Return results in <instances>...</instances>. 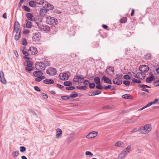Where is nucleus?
<instances>
[{"label":"nucleus","instance_id":"obj_34","mask_svg":"<svg viewBox=\"0 0 159 159\" xmlns=\"http://www.w3.org/2000/svg\"><path fill=\"white\" fill-rule=\"evenodd\" d=\"M64 85L68 87L69 86L72 85V83L70 81H65L64 83Z\"/></svg>","mask_w":159,"mask_h":159},{"label":"nucleus","instance_id":"obj_24","mask_svg":"<svg viewBox=\"0 0 159 159\" xmlns=\"http://www.w3.org/2000/svg\"><path fill=\"white\" fill-rule=\"evenodd\" d=\"M16 33V34L15 36V39L17 41L19 39L20 37L21 32H15Z\"/></svg>","mask_w":159,"mask_h":159},{"label":"nucleus","instance_id":"obj_7","mask_svg":"<svg viewBox=\"0 0 159 159\" xmlns=\"http://www.w3.org/2000/svg\"><path fill=\"white\" fill-rule=\"evenodd\" d=\"M158 100H159L158 99H157V98L155 99L153 102H149L148 104H147L145 106L141 108L139 110H140V111L142 110H143L144 109H145V108L150 107V106L152 105V104H155L157 102H158Z\"/></svg>","mask_w":159,"mask_h":159},{"label":"nucleus","instance_id":"obj_8","mask_svg":"<svg viewBox=\"0 0 159 159\" xmlns=\"http://www.w3.org/2000/svg\"><path fill=\"white\" fill-rule=\"evenodd\" d=\"M14 32H21L20 29V25L18 21H16L14 24Z\"/></svg>","mask_w":159,"mask_h":159},{"label":"nucleus","instance_id":"obj_6","mask_svg":"<svg viewBox=\"0 0 159 159\" xmlns=\"http://www.w3.org/2000/svg\"><path fill=\"white\" fill-rule=\"evenodd\" d=\"M46 72L47 74L50 75H54L56 74L57 71L55 69L51 67L47 70Z\"/></svg>","mask_w":159,"mask_h":159},{"label":"nucleus","instance_id":"obj_63","mask_svg":"<svg viewBox=\"0 0 159 159\" xmlns=\"http://www.w3.org/2000/svg\"><path fill=\"white\" fill-rule=\"evenodd\" d=\"M34 89L36 91H38V92H40L41 91L40 89L38 87H37V86H34Z\"/></svg>","mask_w":159,"mask_h":159},{"label":"nucleus","instance_id":"obj_33","mask_svg":"<svg viewBox=\"0 0 159 159\" xmlns=\"http://www.w3.org/2000/svg\"><path fill=\"white\" fill-rule=\"evenodd\" d=\"M36 3L39 5H42L44 3V0H35Z\"/></svg>","mask_w":159,"mask_h":159},{"label":"nucleus","instance_id":"obj_44","mask_svg":"<svg viewBox=\"0 0 159 159\" xmlns=\"http://www.w3.org/2000/svg\"><path fill=\"white\" fill-rule=\"evenodd\" d=\"M132 82L133 83H141V81L139 80H137L135 79H132Z\"/></svg>","mask_w":159,"mask_h":159},{"label":"nucleus","instance_id":"obj_11","mask_svg":"<svg viewBox=\"0 0 159 159\" xmlns=\"http://www.w3.org/2000/svg\"><path fill=\"white\" fill-rule=\"evenodd\" d=\"M98 133L95 131H93L89 134L86 136V138L87 139H92L96 137Z\"/></svg>","mask_w":159,"mask_h":159},{"label":"nucleus","instance_id":"obj_30","mask_svg":"<svg viewBox=\"0 0 159 159\" xmlns=\"http://www.w3.org/2000/svg\"><path fill=\"white\" fill-rule=\"evenodd\" d=\"M22 52L23 54L25 56V57H24L25 59L26 60H29L30 59V57H27L28 56L29 54L27 51H25L23 49L22 50Z\"/></svg>","mask_w":159,"mask_h":159},{"label":"nucleus","instance_id":"obj_40","mask_svg":"<svg viewBox=\"0 0 159 159\" xmlns=\"http://www.w3.org/2000/svg\"><path fill=\"white\" fill-rule=\"evenodd\" d=\"M61 98L62 99L65 100H68L70 98V97L66 95L61 96Z\"/></svg>","mask_w":159,"mask_h":159},{"label":"nucleus","instance_id":"obj_29","mask_svg":"<svg viewBox=\"0 0 159 159\" xmlns=\"http://www.w3.org/2000/svg\"><path fill=\"white\" fill-rule=\"evenodd\" d=\"M36 2L35 1H31L29 2V5L30 6L32 7H35L36 6Z\"/></svg>","mask_w":159,"mask_h":159},{"label":"nucleus","instance_id":"obj_13","mask_svg":"<svg viewBox=\"0 0 159 159\" xmlns=\"http://www.w3.org/2000/svg\"><path fill=\"white\" fill-rule=\"evenodd\" d=\"M38 25L39 29L44 31H48L50 29V27L47 25Z\"/></svg>","mask_w":159,"mask_h":159},{"label":"nucleus","instance_id":"obj_14","mask_svg":"<svg viewBox=\"0 0 159 159\" xmlns=\"http://www.w3.org/2000/svg\"><path fill=\"white\" fill-rule=\"evenodd\" d=\"M139 86L140 88H142L141 90L142 91L148 92V89H147V88H150L151 87L145 84H140L139 85Z\"/></svg>","mask_w":159,"mask_h":159},{"label":"nucleus","instance_id":"obj_46","mask_svg":"<svg viewBox=\"0 0 159 159\" xmlns=\"http://www.w3.org/2000/svg\"><path fill=\"white\" fill-rule=\"evenodd\" d=\"M127 20V18L126 17H123L120 20V22L121 23H124Z\"/></svg>","mask_w":159,"mask_h":159},{"label":"nucleus","instance_id":"obj_37","mask_svg":"<svg viewBox=\"0 0 159 159\" xmlns=\"http://www.w3.org/2000/svg\"><path fill=\"white\" fill-rule=\"evenodd\" d=\"M78 95V94L75 92H73L71 93L70 95V98H74L77 97Z\"/></svg>","mask_w":159,"mask_h":159},{"label":"nucleus","instance_id":"obj_45","mask_svg":"<svg viewBox=\"0 0 159 159\" xmlns=\"http://www.w3.org/2000/svg\"><path fill=\"white\" fill-rule=\"evenodd\" d=\"M123 84L126 86L129 85L130 84V82L129 81L125 80L123 81Z\"/></svg>","mask_w":159,"mask_h":159},{"label":"nucleus","instance_id":"obj_53","mask_svg":"<svg viewBox=\"0 0 159 159\" xmlns=\"http://www.w3.org/2000/svg\"><path fill=\"white\" fill-rule=\"evenodd\" d=\"M123 78L125 80H129L131 77L128 75H126L123 76Z\"/></svg>","mask_w":159,"mask_h":159},{"label":"nucleus","instance_id":"obj_56","mask_svg":"<svg viewBox=\"0 0 159 159\" xmlns=\"http://www.w3.org/2000/svg\"><path fill=\"white\" fill-rule=\"evenodd\" d=\"M30 33V31L29 30L26 29H25L23 31V33L24 34H29Z\"/></svg>","mask_w":159,"mask_h":159},{"label":"nucleus","instance_id":"obj_58","mask_svg":"<svg viewBox=\"0 0 159 159\" xmlns=\"http://www.w3.org/2000/svg\"><path fill=\"white\" fill-rule=\"evenodd\" d=\"M84 78V77L82 75H79V80L80 82L81 80H83Z\"/></svg>","mask_w":159,"mask_h":159},{"label":"nucleus","instance_id":"obj_31","mask_svg":"<svg viewBox=\"0 0 159 159\" xmlns=\"http://www.w3.org/2000/svg\"><path fill=\"white\" fill-rule=\"evenodd\" d=\"M25 64H26V66L28 67H33L32 65L33 64V62L30 61H26L25 63Z\"/></svg>","mask_w":159,"mask_h":159},{"label":"nucleus","instance_id":"obj_22","mask_svg":"<svg viewBox=\"0 0 159 159\" xmlns=\"http://www.w3.org/2000/svg\"><path fill=\"white\" fill-rule=\"evenodd\" d=\"M43 82L46 84H51L54 83V81L52 79H46L43 80Z\"/></svg>","mask_w":159,"mask_h":159},{"label":"nucleus","instance_id":"obj_64","mask_svg":"<svg viewBox=\"0 0 159 159\" xmlns=\"http://www.w3.org/2000/svg\"><path fill=\"white\" fill-rule=\"evenodd\" d=\"M96 87L97 89H103V87H102L100 85H97L96 86Z\"/></svg>","mask_w":159,"mask_h":159},{"label":"nucleus","instance_id":"obj_21","mask_svg":"<svg viewBox=\"0 0 159 159\" xmlns=\"http://www.w3.org/2000/svg\"><path fill=\"white\" fill-rule=\"evenodd\" d=\"M33 75L35 77H36L37 76H42L43 73L42 71H36L33 72Z\"/></svg>","mask_w":159,"mask_h":159},{"label":"nucleus","instance_id":"obj_19","mask_svg":"<svg viewBox=\"0 0 159 159\" xmlns=\"http://www.w3.org/2000/svg\"><path fill=\"white\" fill-rule=\"evenodd\" d=\"M47 9L44 7L43 8L41 9L40 11V14L41 16H44L47 12Z\"/></svg>","mask_w":159,"mask_h":159},{"label":"nucleus","instance_id":"obj_52","mask_svg":"<svg viewBox=\"0 0 159 159\" xmlns=\"http://www.w3.org/2000/svg\"><path fill=\"white\" fill-rule=\"evenodd\" d=\"M20 150L21 152H23L26 150V148L24 147L21 146L20 147Z\"/></svg>","mask_w":159,"mask_h":159},{"label":"nucleus","instance_id":"obj_59","mask_svg":"<svg viewBox=\"0 0 159 159\" xmlns=\"http://www.w3.org/2000/svg\"><path fill=\"white\" fill-rule=\"evenodd\" d=\"M111 85H108L106 86L103 87V89H110L111 88Z\"/></svg>","mask_w":159,"mask_h":159},{"label":"nucleus","instance_id":"obj_27","mask_svg":"<svg viewBox=\"0 0 159 159\" xmlns=\"http://www.w3.org/2000/svg\"><path fill=\"white\" fill-rule=\"evenodd\" d=\"M26 27L28 28H30L32 27V24L31 21H29L28 20H26Z\"/></svg>","mask_w":159,"mask_h":159},{"label":"nucleus","instance_id":"obj_50","mask_svg":"<svg viewBox=\"0 0 159 159\" xmlns=\"http://www.w3.org/2000/svg\"><path fill=\"white\" fill-rule=\"evenodd\" d=\"M75 87L74 86H68L66 88V89L67 90H72L75 89Z\"/></svg>","mask_w":159,"mask_h":159},{"label":"nucleus","instance_id":"obj_16","mask_svg":"<svg viewBox=\"0 0 159 159\" xmlns=\"http://www.w3.org/2000/svg\"><path fill=\"white\" fill-rule=\"evenodd\" d=\"M26 16L28 19V20H30L32 21H33L35 20V19L34 18V16L31 13H27L26 14Z\"/></svg>","mask_w":159,"mask_h":159},{"label":"nucleus","instance_id":"obj_2","mask_svg":"<svg viewBox=\"0 0 159 159\" xmlns=\"http://www.w3.org/2000/svg\"><path fill=\"white\" fill-rule=\"evenodd\" d=\"M46 22L48 24L54 25L57 24V20L51 16L47 17Z\"/></svg>","mask_w":159,"mask_h":159},{"label":"nucleus","instance_id":"obj_32","mask_svg":"<svg viewBox=\"0 0 159 159\" xmlns=\"http://www.w3.org/2000/svg\"><path fill=\"white\" fill-rule=\"evenodd\" d=\"M19 154V152L18 151H16L13 152H12V154L13 157L14 158H15V157H16Z\"/></svg>","mask_w":159,"mask_h":159},{"label":"nucleus","instance_id":"obj_23","mask_svg":"<svg viewBox=\"0 0 159 159\" xmlns=\"http://www.w3.org/2000/svg\"><path fill=\"white\" fill-rule=\"evenodd\" d=\"M45 6H46V7L47 9L52 10L53 9L54 7L53 6L46 2H45Z\"/></svg>","mask_w":159,"mask_h":159},{"label":"nucleus","instance_id":"obj_55","mask_svg":"<svg viewBox=\"0 0 159 159\" xmlns=\"http://www.w3.org/2000/svg\"><path fill=\"white\" fill-rule=\"evenodd\" d=\"M41 95L45 98H48V96L44 93H41Z\"/></svg>","mask_w":159,"mask_h":159},{"label":"nucleus","instance_id":"obj_12","mask_svg":"<svg viewBox=\"0 0 159 159\" xmlns=\"http://www.w3.org/2000/svg\"><path fill=\"white\" fill-rule=\"evenodd\" d=\"M101 92L99 90H96L94 91H92L88 93V95L90 96H95L98 95L101 93Z\"/></svg>","mask_w":159,"mask_h":159},{"label":"nucleus","instance_id":"obj_48","mask_svg":"<svg viewBox=\"0 0 159 159\" xmlns=\"http://www.w3.org/2000/svg\"><path fill=\"white\" fill-rule=\"evenodd\" d=\"M95 87V84L93 83H90L89 84V87L90 89H93Z\"/></svg>","mask_w":159,"mask_h":159},{"label":"nucleus","instance_id":"obj_42","mask_svg":"<svg viewBox=\"0 0 159 159\" xmlns=\"http://www.w3.org/2000/svg\"><path fill=\"white\" fill-rule=\"evenodd\" d=\"M3 77V79L2 78H1V79H0V80L1 81V82L3 84H6L7 83V81L5 79V78H4V77Z\"/></svg>","mask_w":159,"mask_h":159},{"label":"nucleus","instance_id":"obj_20","mask_svg":"<svg viewBox=\"0 0 159 159\" xmlns=\"http://www.w3.org/2000/svg\"><path fill=\"white\" fill-rule=\"evenodd\" d=\"M56 137L57 138H59L60 137L62 134V131L60 129H56Z\"/></svg>","mask_w":159,"mask_h":159},{"label":"nucleus","instance_id":"obj_38","mask_svg":"<svg viewBox=\"0 0 159 159\" xmlns=\"http://www.w3.org/2000/svg\"><path fill=\"white\" fill-rule=\"evenodd\" d=\"M77 88L79 89L83 90H85L87 89V87L85 86H81L80 87H77Z\"/></svg>","mask_w":159,"mask_h":159},{"label":"nucleus","instance_id":"obj_57","mask_svg":"<svg viewBox=\"0 0 159 159\" xmlns=\"http://www.w3.org/2000/svg\"><path fill=\"white\" fill-rule=\"evenodd\" d=\"M131 146L129 145L128 146L127 148H126L125 149L128 152H129V150H130V149L131 148Z\"/></svg>","mask_w":159,"mask_h":159},{"label":"nucleus","instance_id":"obj_5","mask_svg":"<svg viewBox=\"0 0 159 159\" xmlns=\"http://www.w3.org/2000/svg\"><path fill=\"white\" fill-rule=\"evenodd\" d=\"M35 67L38 70H43L45 68V65L43 62H37L35 64Z\"/></svg>","mask_w":159,"mask_h":159},{"label":"nucleus","instance_id":"obj_25","mask_svg":"<svg viewBox=\"0 0 159 159\" xmlns=\"http://www.w3.org/2000/svg\"><path fill=\"white\" fill-rule=\"evenodd\" d=\"M94 82L98 85H100V78L98 77H96L94 78Z\"/></svg>","mask_w":159,"mask_h":159},{"label":"nucleus","instance_id":"obj_62","mask_svg":"<svg viewBox=\"0 0 159 159\" xmlns=\"http://www.w3.org/2000/svg\"><path fill=\"white\" fill-rule=\"evenodd\" d=\"M110 107L109 105H107L105 106H103L102 107V108L103 109H108L110 108Z\"/></svg>","mask_w":159,"mask_h":159},{"label":"nucleus","instance_id":"obj_41","mask_svg":"<svg viewBox=\"0 0 159 159\" xmlns=\"http://www.w3.org/2000/svg\"><path fill=\"white\" fill-rule=\"evenodd\" d=\"M24 9L27 12H30V9L26 6H23Z\"/></svg>","mask_w":159,"mask_h":159},{"label":"nucleus","instance_id":"obj_35","mask_svg":"<svg viewBox=\"0 0 159 159\" xmlns=\"http://www.w3.org/2000/svg\"><path fill=\"white\" fill-rule=\"evenodd\" d=\"M73 81L74 82H75V83L79 82L80 81L79 79V75H76L75 76L73 79Z\"/></svg>","mask_w":159,"mask_h":159},{"label":"nucleus","instance_id":"obj_3","mask_svg":"<svg viewBox=\"0 0 159 159\" xmlns=\"http://www.w3.org/2000/svg\"><path fill=\"white\" fill-rule=\"evenodd\" d=\"M70 75V73L68 72H66L60 74L59 75V77L61 80H67L69 78Z\"/></svg>","mask_w":159,"mask_h":159},{"label":"nucleus","instance_id":"obj_4","mask_svg":"<svg viewBox=\"0 0 159 159\" xmlns=\"http://www.w3.org/2000/svg\"><path fill=\"white\" fill-rule=\"evenodd\" d=\"M116 78H114L112 80L113 83L117 85H120L122 84V81L118 78H120L122 76L121 74L116 75Z\"/></svg>","mask_w":159,"mask_h":159},{"label":"nucleus","instance_id":"obj_36","mask_svg":"<svg viewBox=\"0 0 159 159\" xmlns=\"http://www.w3.org/2000/svg\"><path fill=\"white\" fill-rule=\"evenodd\" d=\"M151 56V55L150 53H147L144 55V58L146 60H148L150 59Z\"/></svg>","mask_w":159,"mask_h":159},{"label":"nucleus","instance_id":"obj_28","mask_svg":"<svg viewBox=\"0 0 159 159\" xmlns=\"http://www.w3.org/2000/svg\"><path fill=\"white\" fill-rule=\"evenodd\" d=\"M124 145V143L123 142L121 141H119L115 143V146H116L124 147L125 145Z\"/></svg>","mask_w":159,"mask_h":159},{"label":"nucleus","instance_id":"obj_51","mask_svg":"<svg viewBox=\"0 0 159 159\" xmlns=\"http://www.w3.org/2000/svg\"><path fill=\"white\" fill-rule=\"evenodd\" d=\"M125 156L123 154L121 153L118 156V159H123Z\"/></svg>","mask_w":159,"mask_h":159},{"label":"nucleus","instance_id":"obj_15","mask_svg":"<svg viewBox=\"0 0 159 159\" xmlns=\"http://www.w3.org/2000/svg\"><path fill=\"white\" fill-rule=\"evenodd\" d=\"M102 80H103L105 83H107L109 84H111L112 82L111 80L109 78L104 76L102 77Z\"/></svg>","mask_w":159,"mask_h":159},{"label":"nucleus","instance_id":"obj_60","mask_svg":"<svg viewBox=\"0 0 159 159\" xmlns=\"http://www.w3.org/2000/svg\"><path fill=\"white\" fill-rule=\"evenodd\" d=\"M154 85L155 86H159V80H157L154 83Z\"/></svg>","mask_w":159,"mask_h":159},{"label":"nucleus","instance_id":"obj_10","mask_svg":"<svg viewBox=\"0 0 159 159\" xmlns=\"http://www.w3.org/2000/svg\"><path fill=\"white\" fill-rule=\"evenodd\" d=\"M139 69L141 72H145L149 70V67L147 65H143L140 66Z\"/></svg>","mask_w":159,"mask_h":159},{"label":"nucleus","instance_id":"obj_26","mask_svg":"<svg viewBox=\"0 0 159 159\" xmlns=\"http://www.w3.org/2000/svg\"><path fill=\"white\" fill-rule=\"evenodd\" d=\"M36 77L35 80L37 82H39L45 78V77L44 76H37Z\"/></svg>","mask_w":159,"mask_h":159},{"label":"nucleus","instance_id":"obj_17","mask_svg":"<svg viewBox=\"0 0 159 159\" xmlns=\"http://www.w3.org/2000/svg\"><path fill=\"white\" fill-rule=\"evenodd\" d=\"M154 79V77L152 74H151L150 77H148L146 78V82L148 83H150Z\"/></svg>","mask_w":159,"mask_h":159},{"label":"nucleus","instance_id":"obj_1","mask_svg":"<svg viewBox=\"0 0 159 159\" xmlns=\"http://www.w3.org/2000/svg\"><path fill=\"white\" fill-rule=\"evenodd\" d=\"M151 125L149 124H147L143 127H141L139 128V131L143 134L148 133L151 130Z\"/></svg>","mask_w":159,"mask_h":159},{"label":"nucleus","instance_id":"obj_49","mask_svg":"<svg viewBox=\"0 0 159 159\" xmlns=\"http://www.w3.org/2000/svg\"><path fill=\"white\" fill-rule=\"evenodd\" d=\"M85 155L86 156H89L92 157L93 156V154L90 152L87 151L85 152Z\"/></svg>","mask_w":159,"mask_h":159},{"label":"nucleus","instance_id":"obj_9","mask_svg":"<svg viewBox=\"0 0 159 159\" xmlns=\"http://www.w3.org/2000/svg\"><path fill=\"white\" fill-rule=\"evenodd\" d=\"M30 54L32 55H34L38 52V50L37 48L34 47H31L30 48L29 50Z\"/></svg>","mask_w":159,"mask_h":159},{"label":"nucleus","instance_id":"obj_39","mask_svg":"<svg viewBox=\"0 0 159 159\" xmlns=\"http://www.w3.org/2000/svg\"><path fill=\"white\" fill-rule=\"evenodd\" d=\"M33 67H28V66H26L25 67V70H26V71L28 72H30V71L32 70L33 69Z\"/></svg>","mask_w":159,"mask_h":159},{"label":"nucleus","instance_id":"obj_61","mask_svg":"<svg viewBox=\"0 0 159 159\" xmlns=\"http://www.w3.org/2000/svg\"><path fill=\"white\" fill-rule=\"evenodd\" d=\"M128 152L126 151L125 149H124L121 152V153L123 154L125 156Z\"/></svg>","mask_w":159,"mask_h":159},{"label":"nucleus","instance_id":"obj_18","mask_svg":"<svg viewBox=\"0 0 159 159\" xmlns=\"http://www.w3.org/2000/svg\"><path fill=\"white\" fill-rule=\"evenodd\" d=\"M114 68L112 67L108 66L106 69V72L108 74H110L111 72H114Z\"/></svg>","mask_w":159,"mask_h":159},{"label":"nucleus","instance_id":"obj_43","mask_svg":"<svg viewBox=\"0 0 159 159\" xmlns=\"http://www.w3.org/2000/svg\"><path fill=\"white\" fill-rule=\"evenodd\" d=\"M122 97L123 98L129 99L130 98L129 95L128 94H126L123 95Z\"/></svg>","mask_w":159,"mask_h":159},{"label":"nucleus","instance_id":"obj_54","mask_svg":"<svg viewBox=\"0 0 159 159\" xmlns=\"http://www.w3.org/2000/svg\"><path fill=\"white\" fill-rule=\"evenodd\" d=\"M90 84V81L87 80H85L83 82L84 84L86 85Z\"/></svg>","mask_w":159,"mask_h":159},{"label":"nucleus","instance_id":"obj_47","mask_svg":"<svg viewBox=\"0 0 159 159\" xmlns=\"http://www.w3.org/2000/svg\"><path fill=\"white\" fill-rule=\"evenodd\" d=\"M22 43L23 45L24 46L26 45L27 44V42L26 39L25 38L23 39L22 40Z\"/></svg>","mask_w":159,"mask_h":159}]
</instances>
